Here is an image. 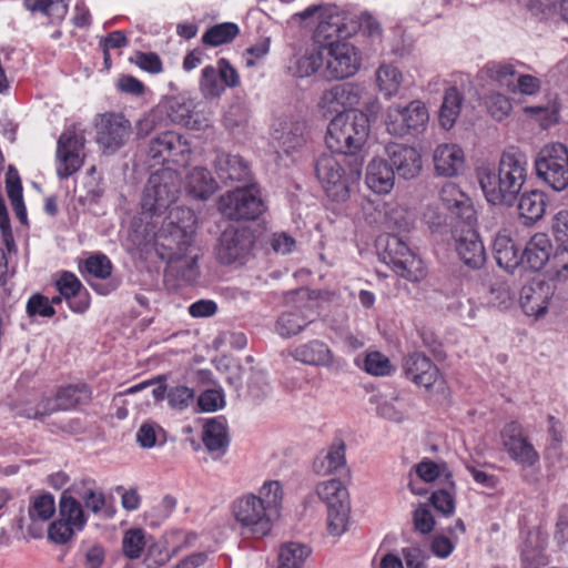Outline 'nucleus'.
I'll use <instances>...</instances> for the list:
<instances>
[{
  "mask_svg": "<svg viewBox=\"0 0 568 568\" xmlns=\"http://www.w3.org/2000/svg\"><path fill=\"white\" fill-rule=\"evenodd\" d=\"M155 245L181 278L192 283L200 275L197 262L202 250L196 239V216L187 207L172 209L155 234Z\"/></svg>",
  "mask_w": 568,
  "mask_h": 568,
  "instance_id": "obj_1",
  "label": "nucleus"
},
{
  "mask_svg": "<svg viewBox=\"0 0 568 568\" xmlns=\"http://www.w3.org/2000/svg\"><path fill=\"white\" fill-rule=\"evenodd\" d=\"M384 225L390 232L382 234L376 240L378 255L386 265L400 277L417 282L425 276V268L419 258L398 234L409 229L407 212L399 205L389 206L385 211Z\"/></svg>",
  "mask_w": 568,
  "mask_h": 568,
  "instance_id": "obj_2",
  "label": "nucleus"
},
{
  "mask_svg": "<svg viewBox=\"0 0 568 568\" xmlns=\"http://www.w3.org/2000/svg\"><path fill=\"white\" fill-rule=\"evenodd\" d=\"M528 175L524 153L510 149L503 152L498 170L479 166L476 176L486 200L494 205L511 206L517 200Z\"/></svg>",
  "mask_w": 568,
  "mask_h": 568,
  "instance_id": "obj_3",
  "label": "nucleus"
},
{
  "mask_svg": "<svg viewBox=\"0 0 568 568\" xmlns=\"http://www.w3.org/2000/svg\"><path fill=\"white\" fill-rule=\"evenodd\" d=\"M315 172L326 195L335 202H345L351 185L362 175V162L341 153H323L315 163Z\"/></svg>",
  "mask_w": 568,
  "mask_h": 568,
  "instance_id": "obj_4",
  "label": "nucleus"
},
{
  "mask_svg": "<svg viewBox=\"0 0 568 568\" xmlns=\"http://www.w3.org/2000/svg\"><path fill=\"white\" fill-rule=\"evenodd\" d=\"M369 134V120L362 111L336 114L327 125L325 143L328 150L354 155L365 144Z\"/></svg>",
  "mask_w": 568,
  "mask_h": 568,
  "instance_id": "obj_5",
  "label": "nucleus"
},
{
  "mask_svg": "<svg viewBox=\"0 0 568 568\" xmlns=\"http://www.w3.org/2000/svg\"><path fill=\"white\" fill-rule=\"evenodd\" d=\"M327 507V528L331 535L341 536L346 531L351 511L349 495L339 479L323 480L315 489Z\"/></svg>",
  "mask_w": 568,
  "mask_h": 568,
  "instance_id": "obj_6",
  "label": "nucleus"
},
{
  "mask_svg": "<svg viewBox=\"0 0 568 568\" xmlns=\"http://www.w3.org/2000/svg\"><path fill=\"white\" fill-rule=\"evenodd\" d=\"M180 193V176L170 169L152 173L144 187L142 209L152 214H161L176 201Z\"/></svg>",
  "mask_w": 568,
  "mask_h": 568,
  "instance_id": "obj_7",
  "label": "nucleus"
},
{
  "mask_svg": "<svg viewBox=\"0 0 568 568\" xmlns=\"http://www.w3.org/2000/svg\"><path fill=\"white\" fill-rule=\"evenodd\" d=\"M536 173L539 179L555 191L568 186V149L555 142L544 145L535 160Z\"/></svg>",
  "mask_w": 568,
  "mask_h": 568,
  "instance_id": "obj_8",
  "label": "nucleus"
},
{
  "mask_svg": "<svg viewBox=\"0 0 568 568\" xmlns=\"http://www.w3.org/2000/svg\"><path fill=\"white\" fill-rule=\"evenodd\" d=\"M324 67L322 77L326 80H343L355 75L361 68L357 48L347 41H331L322 45Z\"/></svg>",
  "mask_w": 568,
  "mask_h": 568,
  "instance_id": "obj_9",
  "label": "nucleus"
},
{
  "mask_svg": "<svg viewBox=\"0 0 568 568\" xmlns=\"http://www.w3.org/2000/svg\"><path fill=\"white\" fill-rule=\"evenodd\" d=\"M232 514L241 527L255 538L267 536L276 521L253 493L236 498L232 504Z\"/></svg>",
  "mask_w": 568,
  "mask_h": 568,
  "instance_id": "obj_10",
  "label": "nucleus"
},
{
  "mask_svg": "<svg viewBox=\"0 0 568 568\" xmlns=\"http://www.w3.org/2000/svg\"><path fill=\"white\" fill-rule=\"evenodd\" d=\"M219 209L229 220H255L264 212L265 205L256 185H250L222 195Z\"/></svg>",
  "mask_w": 568,
  "mask_h": 568,
  "instance_id": "obj_11",
  "label": "nucleus"
},
{
  "mask_svg": "<svg viewBox=\"0 0 568 568\" xmlns=\"http://www.w3.org/2000/svg\"><path fill=\"white\" fill-rule=\"evenodd\" d=\"M87 521L81 503L65 490L59 501V518L49 527V538L60 545L67 544L75 532L84 529Z\"/></svg>",
  "mask_w": 568,
  "mask_h": 568,
  "instance_id": "obj_12",
  "label": "nucleus"
},
{
  "mask_svg": "<svg viewBox=\"0 0 568 568\" xmlns=\"http://www.w3.org/2000/svg\"><path fill=\"white\" fill-rule=\"evenodd\" d=\"M97 143L104 154H114L123 148L132 134L129 119L120 112H105L95 120Z\"/></svg>",
  "mask_w": 568,
  "mask_h": 568,
  "instance_id": "obj_13",
  "label": "nucleus"
},
{
  "mask_svg": "<svg viewBox=\"0 0 568 568\" xmlns=\"http://www.w3.org/2000/svg\"><path fill=\"white\" fill-rule=\"evenodd\" d=\"M148 155L156 164L166 162L185 166L190 162L191 146L186 139L178 132L164 131L151 139Z\"/></svg>",
  "mask_w": 568,
  "mask_h": 568,
  "instance_id": "obj_14",
  "label": "nucleus"
},
{
  "mask_svg": "<svg viewBox=\"0 0 568 568\" xmlns=\"http://www.w3.org/2000/svg\"><path fill=\"white\" fill-rule=\"evenodd\" d=\"M85 139L75 126L63 131L57 143V174L60 179H68L83 165V148Z\"/></svg>",
  "mask_w": 568,
  "mask_h": 568,
  "instance_id": "obj_15",
  "label": "nucleus"
},
{
  "mask_svg": "<svg viewBox=\"0 0 568 568\" xmlns=\"http://www.w3.org/2000/svg\"><path fill=\"white\" fill-rule=\"evenodd\" d=\"M500 435L505 450L515 463L530 467L539 460V455L520 423L513 420L506 424Z\"/></svg>",
  "mask_w": 568,
  "mask_h": 568,
  "instance_id": "obj_16",
  "label": "nucleus"
},
{
  "mask_svg": "<svg viewBox=\"0 0 568 568\" xmlns=\"http://www.w3.org/2000/svg\"><path fill=\"white\" fill-rule=\"evenodd\" d=\"M254 244L252 233L247 229L227 227L220 236L216 257L225 265L244 261Z\"/></svg>",
  "mask_w": 568,
  "mask_h": 568,
  "instance_id": "obj_17",
  "label": "nucleus"
},
{
  "mask_svg": "<svg viewBox=\"0 0 568 568\" xmlns=\"http://www.w3.org/2000/svg\"><path fill=\"white\" fill-rule=\"evenodd\" d=\"M454 239L456 252L466 266L478 270L485 264L486 251L475 223L455 226Z\"/></svg>",
  "mask_w": 568,
  "mask_h": 568,
  "instance_id": "obj_18",
  "label": "nucleus"
},
{
  "mask_svg": "<svg viewBox=\"0 0 568 568\" xmlns=\"http://www.w3.org/2000/svg\"><path fill=\"white\" fill-rule=\"evenodd\" d=\"M363 88L355 83H341L325 90L320 100L318 108L325 113H345L344 110L356 106L362 98Z\"/></svg>",
  "mask_w": 568,
  "mask_h": 568,
  "instance_id": "obj_19",
  "label": "nucleus"
},
{
  "mask_svg": "<svg viewBox=\"0 0 568 568\" xmlns=\"http://www.w3.org/2000/svg\"><path fill=\"white\" fill-rule=\"evenodd\" d=\"M554 294L555 287L550 283L532 280L520 290V307L526 315L539 318L546 314Z\"/></svg>",
  "mask_w": 568,
  "mask_h": 568,
  "instance_id": "obj_20",
  "label": "nucleus"
},
{
  "mask_svg": "<svg viewBox=\"0 0 568 568\" xmlns=\"http://www.w3.org/2000/svg\"><path fill=\"white\" fill-rule=\"evenodd\" d=\"M439 199L445 207L460 220V223H476L473 201L456 183H445L439 191Z\"/></svg>",
  "mask_w": 568,
  "mask_h": 568,
  "instance_id": "obj_21",
  "label": "nucleus"
},
{
  "mask_svg": "<svg viewBox=\"0 0 568 568\" xmlns=\"http://www.w3.org/2000/svg\"><path fill=\"white\" fill-rule=\"evenodd\" d=\"M389 164L399 178L412 180L417 178L423 169L420 153L413 146L405 144H393L386 149Z\"/></svg>",
  "mask_w": 568,
  "mask_h": 568,
  "instance_id": "obj_22",
  "label": "nucleus"
},
{
  "mask_svg": "<svg viewBox=\"0 0 568 568\" xmlns=\"http://www.w3.org/2000/svg\"><path fill=\"white\" fill-rule=\"evenodd\" d=\"M403 371L407 379L427 389L436 383L440 375L430 358L419 352L404 358Z\"/></svg>",
  "mask_w": 568,
  "mask_h": 568,
  "instance_id": "obj_23",
  "label": "nucleus"
},
{
  "mask_svg": "<svg viewBox=\"0 0 568 568\" xmlns=\"http://www.w3.org/2000/svg\"><path fill=\"white\" fill-rule=\"evenodd\" d=\"M272 136L285 153H291L306 142V123L294 116L284 118L274 124Z\"/></svg>",
  "mask_w": 568,
  "mask_h": 568,
  "instance_id": "obj_24",
  "label": "nucleus"
},
{
  "mask_svg": "<svg viewBox=\"0 0 568 568\" xmlns=\"http://www.w3.org/2000/svg\"><path fill=\"white\" fill-rule=\"evenodd\" d=\"M294 361L304 365L331 368L335 364V356L329 346L320 339H311L290 349Z\"/></svg>",
  "mask_w": 568,
  "mask_h": 568,
  "instance_id": "obj_25",
  "label": "nucleus"
},
{
  "mask_svg": "<svg viewBox=\"0 0 568 568\" xmlns=\"http://www.w3.org/2000/svg\"><path fill=\"white\" fill-rule=\"evenodd\" d=\"M92 392L87 384H72L59 387L53 397L47 398L51 414L59 410L74 409L90 403Z\"/></svg>",
  "mask_w": 568,
  "mask_h": 568,
  "instance_id": "obj_26",
  "label": "nucleus"
},
{
  "mask_svg": "<svg viewBox=\"0 0 568 568\" xmlns=\"http://www.w3.org/2000/svg\"><path fill=\"white\" fill-rule=\"evenodd\" d=\"M554 254V246L546 233H536L527 242L521 254V262L532 271H540L547 264L550 268V261Z\"/></svg>",
  "mask_w": 568,
  "mask_h": 568,
  "instance_id": "obj_27",
  "label": "nucleus"
},
{
  "mask_svg": "<svg viewBox=\"0 0 568 568\" xmlns=\"http://www.w3.org/2000/svg\"><path fill=\"white\" fill-rule=\"evenodd\" d=\"M435 171L445 178L456 176L465 165V154L457 144H440L433 154Z\"/></svg>",
  "mask_w": 568,
  "mask_h": 568,
  "instance_id": "obj_28",
  "label": "nucleus"
},
{
  "mask_svg": "<svg viewBox=\"0 0 568 568\" xmlns=\"http://www.w3.org/2000/svg\"><path fill=\"white\" fill-rule=\"evenodd\" d=\"M365 183L376 194H388L395 184L394 168L383 159H373L366 168Z\"/></svg>",
  "mask_w": 568,
  "mask_h": 568,
  "instance_id": "obj_29",
  "label": "nucleus"
},
{
  "mask_svg": "<svg viewBox=\"0 0 568 568\" xmlns=\"http://www.w3.org/2000/svg\"><path fill=\"white\" fill-rule=\"evenodd\" d=\"M55 287L73 312L83 313L88 310L89 294L87 291L81 292L82 284L73 273H62L55 282Z\"/></svg>",
  "mask_w": 568,
  "mask_h": 568,
  "instance_id": "obj_30",
  "label": "nucleus"
},
{
  "mask_svg": "<svg viewBox=\"0 0 568 568\" xmlns=\"http://www.w3.org/2000/svg\"><path fill=\"white\" fill-rule=\"evenodd\" d=\"M214 166L223 183L245 181L250 176L247 163L236 154L219 153Z\"/></svg>",
  "mask_w": 568,
  "mask_h": 568,
  "instance_id": "obj_31",
  "label": "nucleus"
},
{
  "mask_svg": "<svg viewBox=\"0 0 568 568\" xmlns=\"http://www.w3.org/2000/svg\"><path fill=\"white\" fill-rule=\"evenodd\" d=\"M80 485L83 487V491L78 489H75V491L79 494L87 509L94 515L102 514L106 519L113 518L115 509L106 505L105 495L101 488L95 486V481L91 478H84L81 480Z\"/></svg>",
  "mask_w": 568,
  "mask_h": 568,
  "instance_id": "obj_32",
  "label": "nucleus"
},
{
  "mask_svg": "<svg viewBox=\"0 0 568 568\" xmlns=\"http://www.w3.org/2000/svg\"><path fill=\"white\" fill-rule=\"evenodd\" d=\"M324 67V51L322 45L306 50L303 55H294L290 59L288 72L297 78H306L316 72L322 74Z\"/></svg>",
  "mask_w": 568,
  "mask_h": 568,
  "instance_id": "obj_33",
  "label": "nucleus"
},
{
  "mask_svg": "<svg viewBox=\"0 0 568 568\" xmlns=\"http://www.w3.org/2000/svg\"><path fill=\"white\" fill-rule=\"evenodd\" d=\"M160 108L166 122L169 120L174 124L200 129L197 121L193 119V104L190 100L171 98L164 104H160Z\"/></svg>",
  "mask_w": 568,
  "mask_h": 568,
  "instance_id": "obj_34",
  "label": "nucleus"
},
{
  "mask_svg": "<svg viewBox=\"0 0 568 568\" xmlns=\"http://www.w3.org/2000/svg\"><path fill=\"white\" fill-rule=\"evenodd\" d=\"M185 190L196 200H206L215 193L217 184L205 168H194L186 175Z\"/></svg>",
  "mask_w": 568,
  "mask_h": 568,
  "instance_id": "obj_35",
  "label": "nucleus"
},
{
  "mask_svg": "<svg viewBox=\"0 0 568 568\" xmlns=\"http://www.w3.org/2000/svg\"><path fill=\"white\" fill-rule=\"evenodd\" d=\"M202 442L210 453L224 455L229 447L225 422L220 418L207 419L203 426Z\"/></svg>",
  "mask_w": 568,
  "mask_h": 568,
  "instance_id": "obj_36",
  "label": "nucleus"
},
{
  "mask_svg": "<svg viewBox=\"0 0 568 568\" xmlns=\"http://www.w3.org/2000/svg\"><path fill=\"white\" fill-rule=\"evenodd\" d=\"M345 443L341 438L334 439L324 455H320L313 463V469L318 475H328L346 465Z\"/></svg>",
  "mask_w": 568,
  "mask_h": 568,
  "instance_id": "obj_37",
  "label": "nucleus"
},
{
  "mask_svg": "<svg viewBox=\"0 0 568 568\" xmlns=\"http://www.w3.org/2000/svg\"><path fill=\"white\" fill-rule=\"evenodd\" d=\"M493 251L498 266L507 272H513L521 262L518 248L506 234L499 233L496 235L493 243Z\"/></svg>",
  "mask_w": 568,
  "mask_h": 568,
  "instance_id": "obj_38",
  "label": "nucleus"
},
{
  "mask_svg": "<svg viewBox=\"0 0 568 568\" xmlns=\"http://www.w3.org/2000/svg\"><path fill=\"white\" fill-rule=\"evenodd\" d=\"M546 211V194L541 191L532 190L523 193L518 203L519 216L525 220V224L539 221Z\"/></svg>",
  "mask_w": 568,
  "mask_h": 568,
  "instance_id": "obj_39",
  "label": "nucleus"
},
{
  "mask_svg": "<svg viewBox=\"0 0 568 568\" xmlns=\"http://www.w3.org/2000/svg\"><path fill=\"white\" fill-rule=\"evenodd\" d=\"M375 77L379 91L386 98L398 94L404 83V74L394 63H382L377 68Z\"/></svg>",
  "mask_w": 568,
  "mask_h": 568,
  "instance_id": "obj_40",
  "label": "nucleus"
},
{
  "mask_svg": "<svg viewBox=\"0 0 568 568\" xmlns=\"http://www.w3.org/2000/svg\"><path fill=\"white\" fill-rule=\"evenodd\" d=\"M267 513L277 520L281 516L284 490L278 480H266L260 487L258 493L255 494Z\"/></svg>",
  "mask_w": 568,
  "mask_h": 568,
  "instance_id": "obj_41",
  "label": "nucleus"
},
{
  "mask_svg": "<svg viewBox=\"0 0 568 568\" xmlns=\"http://www.w3.org/2000/svg\"><path fill=\"white\" fill-rule=\"evenodd\" d=\"M184 532L180 530L170 531L165 535V547L159 544H153L148 549V556L144 559L145 565L149 568H156L160 565L164 564L169 554H176L179 550V546L175 545V541L183 539Z\"/></svg>",
  "mask_w": 568,
  "mask_h": 568,
  "instance_id": "obj_42",
  "label": "nucleus"
},
{
  "mask_svg": "<svg viewBox=\"0 0 568 568\" xmlns=\"http://www.w3.org/2000/svg\"><path fill=\"white\" fill-rule=\"evenodd\" d=\"M527 10L540 19H551L557 14L568 22V0H521Z\"/></svg>",
  "mask_w": 568,
  "mask_h": 568,
  "instance_id": "obj_43",
  "label": "nucleus"
},
{
  "mask_svg": "<svg viewBox=\"0 0 568 568\" xmlns=\"http://www.w3.org/2000/svg\"><path fill=\"white\" fill-rule=\"evenodd\" d=\"M464 97L457 88L450 87L445 91L443 104L439 110V123L445 130L454 126L460 114Z\"/></svg>",
  "mask_w": 568,
  "mask_h": 568,
  "instance_id": "obj_44",
  "label": "nucleus"
},
{
  "mask_svg": "<svg viewBox=\"0 0 568 568\" xmlns=\"http://www.w3.org/2000/svg\"><path fill=\"white\" fill-rule=\"evenodd\" d=\"M239 32L236 23L223 22L209 28L202 36V41L211 47H217L234 40Z\"/></svg>",
  "mask_w": 568,
  "mask_h": 568,
  "instance_id": "obj_45",
  "label": "nucleus"
},
{
  "mask_svg": "<svg viewBox=\"0 0 568 568\" xmlns=\"http://www.w3.org/2000/svg\"><path fill=\"white\" fill-rule=\"evenodd\" d=\"M479 74L511 89L516 69L510 62H489L480 70Z\"/></svg>",
  "mask_w": 568,
  "mask_h": 568,
  "instance_id": "obj_46",
  "label": "nucleus"
},
{
  "mask_svg": "<svg viewBox=\"0 0 568 568\" xmlns=\"http://www.w3.org/2000/svg\"><path fill=\"white\" fill-rule=\"evenodd\" d=\"M200 91L205 99L219 98L224 91V84L215 67L206 65L200 78Z\"/></svg>",
  "mask_w": 568,
  "mask_h": 568,
  "instance_id": "obj_47",
  "label": "nucleus"
},
{
  "mask_svg": "<svg viewBox=\"0 0 568 568\" xmlns=\"http://www.w3.org/2000/svg\"><path fill=\"white\" fill-rule=\"evenodd\" d=\"M24 4L28 10L40 12L51 21L62 20L68 11L63 0H24Z\"/></svg>",
  "mask_w": 568,
  "mask_h": 568,
  "instance_id": "obj_48",
  "label": "nucleus"
},
{
  "mask_svg": "<svg viewBox=\"0 0 568 568\" xmlns=\"http://www.w3.org/2000/svg\"><path fill=\"white\" fill-rule=\"evenodd\" d=\"M311 322L301 313L287 312L278 317L275 329L282 337H291L301 333Z\"/></svg>",
  "mask_w": 568,
  "mask_h": 568,
  "instance_id": "obj_49",
  "label": "nucleus"
},
{
  "mask_svg": "<svg viewBox=\"0 0 568 568\" xmlns=\"http://www.w3.org/2000/svg\"><path fill=\"white\" fill-rule=\"evenodd\" d=\"M403 113L405 115L404 121L407 133L424 129L428 122V111L425 104L418 100L412 101L408 105L403 106Z\"/></svg>",
  "mask_w": 568,
  "mask_h": 568,
  "instance_id": "obj_50",
  "label": "nucleus"
},
{
  "mask_svg": "<svg viewBox=\"0 0 568 568\" xmlns=\"http://www.w3.org/2000/svg\"><path fill=\"white\" fill-rule=\"evenodd\" d=\"M361 367L373 376H390L395 372L389 358L377 351L367 353Z\"/></svg>",
  "mask_w": 568,
  "mask_h": 568,
  "instance_id": "obj_51",
  "label": "nucleus"
},
{
  "mask_svg": "<svg viewBox=\"0 0 568 568\" xmlns=\"http://www.w3.org/2000/svg\"><path fill=\"white\" fill-rule=\"evenodd\" d=\"M55 513L54 497L44 493L32 498L29 507V517L32 521H47Z\"/></svg>",
  "mask_w": 568,
  "mask_h": 568,
  "instance_id": "obj_52",
  "label": "nucleus"
},
{
  "mask_svg": "<svg viewBox=\"0 0 568 568\" xmlns=\"http://www.w3.org/2000/svg\"><path fill=\"white\" fill-rule=\"evenodd\" d=\"M146 546L145 532L141 528L126 530L122 538V551L125 557L136 559Z\"/></svg>",
  "mask_w": 568,
  "mask_h": 568,
  "instance_id": "obj_53",
  "label": "nucleus"
},
{
  "mask_svg": "<svg viewBox=\"0 0 568 568\" xmlns=\"http://www.w3.org/2000/svg\"><path fill=\"white\" fill-rule=\"evenodd\" d=\"M166 126V121L160 105L153 108L136 122V136L146 138L152 132Z\"/></svg>",
  "mask_w": 568,
  "mask_h": 568,
  "instance_id": "obj_54",
  "label": "nucleus"
},
{
  "mask_svg": "<svg viewBox=\"0 0 568 568\" xmlns=\"http://www.w3.org/2000/svg\"><path fill=\"white\" fill-rule=\"evenodd\" d=\"M311 549L302 544L288 542L281 548L278 561L287 566L303 567L304 560L310 556Z\"/></svg>",
  "mask_w": 568,
  "mask_h": 568,
  "instance_id": "obj_55",
  "label": "nucleus"
},
{
  "mask_svg": "<svg viewBox=\"0 0 568 568\" xmlns=\"http://www.w3.org/2000/svg\"><path fill=\"white\" fill-rule=\"evenodd\" d=\"M548 272L559 281L568 280V240L554 252Z\"/></svg>",
  "mask_w": 568,
  "mask_h": 568,
  "instance_id": "obj_56",
  "label": "nucleus"
},
{
  "mask_svg": "<svg viewBox=\"0 0 568 568\" xmlns=\"http://www.w3.org/2000/svg\"><path fill=\"white\" fill-rule=\"evenodd\" d=\"M85 272L97 278L105 280L112 273V263L104 254H94L84 262Z\"/></svg>",
  "mask_w": 568,
  "mask_h": 568,
  "instance_id": "obj_57",
  "label": "nucleus"
},
{
  "mask_svg": "<svg viewBox=\"0 0 568 568\" xmlns=\"http://www.w3.org/2000/svg\"><path fill=\"white\" fill-rule=\"evenodd\" d=\"M194 400V390L184 385H176L169 387L168 403L169 405L179 410L185 409Z\"/></svg>",
  "mask_w": 568,
  "mask_h": 568,
  "instance_id": "obj_58",
  "label": "nucleus"
},
{
  "mask_svg": "<svg viewBox=\"0 0 568 568\" xmlns=\"http://www.w3.org/2000/svg\"><path fill=\"white\" fill-rule=\"evenodd\" d=\"M342 32L341 20L338 16H324L321 14L320 22L315 30V38L318 40H329L334 37H338Z\"/></svg>",
  "mask_w": 568,
  "mask_h": 568,
  "instance_id": "obj_59",
  "label": "nucleus"
},
{
  "mask_svg": "<svg viewBox=\"0 0 568 568\" xmlns=\"http://www.w3.org/2000/svg\"><path fill=\"white\" fill-rule=\"evenodd\" d=\"M416 473L418 477L426 483H432L443 475L446 478L450 477V474L447 471V467L444 463L437 464L428 459H425L416 465Z\"/></svg>",
  "mask_w": 568,
  "mask_h": 568,
  "instance_id": "obj_60",
  "label": "nucleus"
},
{
  "mask_svg": "<svg viewBox=\"0 0 568 568\" xmlns=\"http://www.w3.org/2000/svg\"><path fill=\"white\" fill-rule=\"evenodd\" d=\"M29 316L51 317L55 314L53 306L47 296L37 293L30 296L26 306Z\"/></svg>",
  "mask_w": 568,
  "mask_h": 568,
  "instance_id": "obj_61",
  "label": "nucleus"
},
{
  "mask_svg": "<svg viewBox=\"0 0 568 568\" xmlns=\"http://www.w3.org/2000/svg\"><path fill=\"white\" fill-rule=\"evenodd\" d=\"M175 507L176 499L169 495L164 496L158 505L146 513V517L151 519V525H160L172 515Z\"/></svg>",
  "mask_w": 568,
  "mask_h": 568,
  "instance_id": "obj_62",
  "label": "nucleus"
},
{
  "mask_svg": "<svg viewBox=\"0 0 568 568\" xmlns=\"http://www.w3.org/2000/svg\"><path fill=\"white\" fill-rule=\"evenodd\" d=\"M486 105L490 115L501 121L511 111V103L507 97L501 93H491L486 99Z\"/></svg>",
  "mask_w": 568,
  "mask_h": 568,
  "instance_id": "obj_63",
  "label": "nucleus"
},
{
  "mask_svg": "<svg viewBox=\"0 0 568 568\" xmlns=\"http://www.w3.org/2000/svg\"><path fill=\"white\" fill-rule=\"evenodd\" d=\"M402 555L405 560V568H426V560L428 559L426 548L413 545L403 548Z\"/></svg>",
  "mask_w": 568,
  "mask_h": 568,
  "instance_id": "obj_64",
  "label": "nucleus"
}]
</instances>
